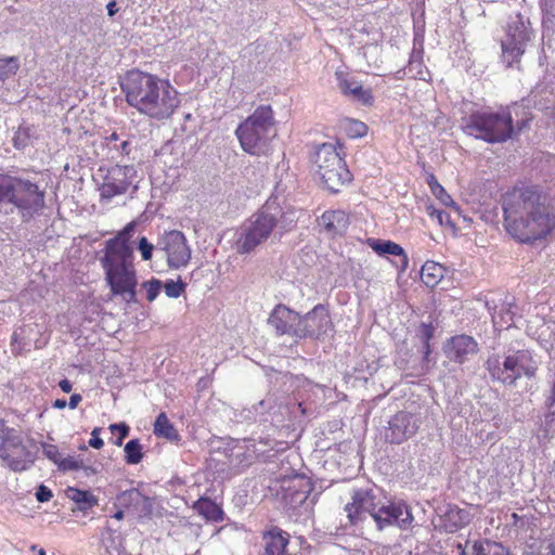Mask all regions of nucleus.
Returning a JSON list of instances; mask_svg holds the SVG:
<instances>
[{
    "label": "nucleus",
    "instance_id": "nucleus-1",
    "mask_svg": "<svg viewBox=\"0 0 555 555\" xmlns=\"http://www.w3.org/2000/svg\"><path fill=\"white\" fill-rule=\"evenodd\" d=\"M503 227L521 244L546 238L555 230V197L538 185L514 186L501 197Z\"/></svg>",
    "mask_w": 555,
    "mask_h": 555
},
{
    "label": "nucleus",
    "instance_id": "nucleus-2",
    "mask_svg": "<svg viewBox=\"0 0 555 555\" xmlns=\"http://www.w3.org/2000/svg\"><path fill=\"white\" fill-rule=\"evenodd\" d=\"M121 90L131 107L156 120L169 118L181 102L168 80L141 70L129 72L121 82Z\"/></svg>",
    "mask_w": 555,
    "mask_h": 555
},
{
    "label": "nucleus",
    "instance_id": "nucleus-3",
    "mask_svg": "<svg viewBox=\"0 0 555 555\" xmlns=\"http://www.w3.org/2000/svg\"><path fill=\"white\" fill-rule=\"evenodd\" d=\"M294 223L295 220L288 219L281 209L267 204L242 227L235 243L236 251L242 255L249 254L268 240L280 241Z\"/></svg>",
    "mask_w": 555,
    "mask_h": 555
},
{
    "label": "nucleus",
    "instance_id": "nucleus-4",
    "mask_svg": "<svg viewBox=\"0 0 555 555\" xmlns=\"http://www.w3.org/2000/svg\"><path fill=\"white\" fill-rule=\"evenodd\" d=\"M44 206V191L37 183L0 173V212L9 215L16 209L23 221H29Z\"/></svg>",
    "mask_w": 555,
    "mask_h": 555
},
{
    "label": "nucleus",
    "instance_id": "nucleus-5",
    "mask_svg": "<svg viewBox=\"0 0 555 555\" xmlns=\"http://www.w3.org/2000/svg\"><path fill=\"white\" fill-rule=\"evenodd\" d=\"M111 253L104 251L100 259L105 280L113 295H121L130 302L135 297L137 276L133 268V250L111 243Z\"/></svg>",
    "mask_w": 555,
    "mask_h": 555
},
{
    "label": "nucleus",
    "instance_id": "nucleus-6",
    "mask_svg": "<svg viewBox=\"0 0 555 555\" xmlns=\"http://www.w3.org/2000/svg\"><path fill=\"white\" fill-rule=\"evenodd\" d=\"M235 134L242 149L251 154H264L271 138L275 135L274 116L270 105H261L243 121Z\"/></svg>",
    "mask_w": 555,
    "mask_h": 555
},
{
    "label": "nucleus",
    "instance_id": "nucleus-7",
    "mask_svg": "<svg viewBox=\"0 0 555 555\" xmlns=\"http://www.w3.org/2000/svg\"><path fill=\"white\" fill-rule=\"evenodd\" d=\"M462 128L466 134L488 143H503L514 132L512 113L507 111L475 112L462 119Z\"/></svg>",
    "mask_w": 555,
    "mask_h": 555
},
{
    "label": "nucleus",
    "instance_id": "nucleus-8",
    "mask_svg": "<svg viewBox=\"0 0 555 555\" xmlns=\"http://www.w3.org/2000/svg\"><path fill=\"white\" fill-rule=\"evenodd\" d=\"M138 171L133 166H101L94 176L101 201L109 202L129 191L135 192Z\"/></svg>",
    "mask_w": 555,
    "mask_h": 555
},
{
    "label": "nucleus",
    "instance_id": "nucleus-9",
    "mask_svg": "<svg viewBox=\"0 0 555 555\" xmlns=\"http://www.w3.org/2000/svg\"><path fill=\"white\" fill-rule=\"evenodd\" d=\"M314 163L317 175L326 189L337 193L339 189L351 181V173L336 147L331 143H323L315 152Z\"/></svg>",
    "mask_w": 555,
    "mask_h": 555
},
{
    "label": "nucleus",
    "instance_id": "nucleus-10",
    "mask_svg": "<svg viewBox=\"0 0 555 555\" xmlns=\"http://www.w3.org/2000/svg\"><path fill=\"white\" fill-rule=\"evenodd\" d=\"M0 459L13 472H24L35 462L36 455L23 442L14 428L5 426L0 418Z\"/></svg>",
    "mask_w": 555,
    "mask_h": 555
},
{
    "label": "nucleus",
    "instance_id": "nucleus-11",
    "mask_svg": "<svg viewBox=\"0 0 555 555\" xmlns=\"http://www.w3.org/2000/svg\"><path fill=\"white\" fill-rule=\"evenodd\" d=\"M532 30L529 20L521 14L509 17L506 29V39L502 42L503 60L507 66L518 62L531 40Z\"/></svg>",
    "mask_w": 555,
    "mask_h": 555
},
{
    "label": "nucleus",
    "instance_id": "nucleus-12",
    "mask_svg": "<svg viewBox=\"0 0 555 555\" xmlns=\"http://www.w3.org/2000/svg\"><path fill=\"white\" fill-rule=\"evenodd\" d=\"M156 250L165 254L170 269L186 267L192 254L184 234L178 230L165 232L157 241Z\"/></svg>",
    "mask_w": 555,
    "mask_h": 555
},
{
    "label": "nucleus",
    "instance_id": "nucleus-13",
    "mask_svg": "<svg viewBox=\"0 0 555 555\" xmlns=\"http://www.w3.org/2000/svg\"><path fill=\"white\" fill-rule=\"evenodd\" d=\"M378 531L396 526L401 530H409L413 527L414 517L411 507L402 501L382 503L373 514Z\"/></svg>",
    "mask_w": 555,
    "mask_h": 555
},
{
    "label": "nucleus",
    "instance_id": "nucleus-14",
    "mask_svg": "<svg viewBox=\"0 0 555 555\" xmlns=\"http://www.w3.org/2000/svg\"><path fill=\"white\" fill-rule=\"evenodd\" d=\"M420 426V416L408 411H399L388 422V426L385 428V439L390 443L400 444L413 437Z\"/></svg>",
    "mask_w": 555,
    "mask_h": 555
},
{
    "label": "nucleus",
    "instance_id": "nucleus-15",
    "mask_svg": "<svg viewBox=\"0 0 555 555\" xmlns=\"http://www.w3.org/2000/svg\"><path fill=\"white\" fill-rule=\"evenodd\" d=\"M333 332V323L328 311L323 305H317L304 317L300 315L299 339L321 338Z\"/></svg>",
    "mask_w": 555,
    "mask_h": 555
},
{
    "label": "nucleus",
    "instance_id": "nucleus-16",
    "mask_svg": "<svg viewBox=\"0 0 555 555\" xmlns=\"http://www.w3.org/2000/svg\"><path fill=\"white\" fill-rule=\"evenodd\" d=\"M380 501L372 489H356L351 494V502L347 503L345 511L351 525L362 521L366 515L373 517Z\"/></svg>",
    "mask_w": 555,
    "mask_h": 555
},
{
    "label": "nucleus",
    "instance_id": "nucleus-17",
    "mask_svg": "<svg viewBox=\"0 0 555 555\" xmlns=\"http://www.w3.org/2000/svg\"><path fill=\"white\" fill-rule=\"evenodd\" d=\"M269 324L278 335H289L299 339L300 314L284 305H278L269 317Z\"/></svg>",
    "mask_w": 555,
    "mask_h": 555
},
{
    "label": "nucleus",
    "instance_id": "nucleus-18",
    "mask_svg": "<svg viewBox=\"0 0 555 555\" xmlns=\"http://www.w3.org/2000/svg\"><path fill=\"white\" fill-rule=\"evenodd\" d=\"M509 363L508 377L512 379V386H514L517 379L521 377H533L539 366L538 361L533 358L531 351L526 349H512Z\"/></svg>",
    "mask_w": 555,
    "mask_h": 555
},
{
    "label": "nucleus",
    "instance_id": "nucleus-19",
    "mask_svg": "<svg viewBox=\"0 0 555 555\" xmlns=\"http://www.w3.org/2000/svg\"><path fill=\"white\" fill-rule=\"evenodd\" d=\"M477 341L468 335L454 336L444 347L447 357L457 363H464L469 356L477 353Z\"/></svg>",
    "mask_w": 555,
    "mask_h": 555
},
{
    "label": "nucleus",
    "instance_id": "nucleus-20",
    "mask_svg": "<svg viewBox=\"0 0 555 555\" xmlns=\"http://www.w3.org/2000/svg\"><path fill=\"white\" fill-rule=\"evenodd\" d=\"M511 357L512 349H508L503 354H490L485 363L491 378L506 386H512V379L508 377Z\"/></svg>",
    "mask_w": 555,
    "mask_h": 555
},
{
    "label": "nucleus",
    "instance_id": "nucleus-21",
    "mask_svg": "<svg viewBox=\"0 0 555 555\" xmlns=\"http://www.w3.org/2000/svg\"><path fill=\"white\" fill-rule=\"evenodd\" d=\"M330 236L343 235L349 225V216L344 210H327L319 219Z\"/></svg>",
    "mask_w": 555,
    "mask_h": 555
},
{
    "label": "nucleus",
    "instance_id": "nucleus-22",
    "mask_svg": "<svg viewBox=\"0 0 555 555\" xmlns=\"http://www.w3.org/2000/svg\"><path fill=\"white\" fill-rule=\"evenodd\" d=\"M266 541L263 555H288L287 545L289 535L279 527H273L263 537Z\"/></svg>",
    "mask_w": 555,
    "mask_h": 555
},
{
    "label": "nucleus",
    "instance_id": "nucleus-23",
    "mask_svg": "<svg viewBox=\"0 0 555 555\" xmlns=\"http://www.w3.org/2000/svg\"><path fill=\"white\" fill-rule=\"evenodd\" d=\"M366 244L379 256H400L402 258V268L405 269L408 267L409 258L404 249L399 244L391 241H383L372 237L366 240Z\"/></svg>",
    "mask_w": 555,
    "mask_h": 555
},
{
    "label": "nucleus",
    "instance_id": "nucleus-24",
    "mask_svg": "<svg viewBox=\"0 0 555 555\" xmlns=\"http://www.w3.org/2000/svg\"><path fill=\"white\" fill-rule=\"evenodd\" d=\"M542 11V41L543 44L551 46V40L555 36V0H544Z\"/></svg>",
    "mask_w": 555,
    "mask_h": 555
},
{
    "label": "nucleus",
    "instance_id": "nucleus-25",
    "mask_svg": "<svg viewBox=\"0 0 555 555\" xmlns=\"http://www.w3.org/2000/svg\"><path fill=\"white\" fill-rule=\"evenodd\" d=\"M491 317L493 324L496 328H508L513 325V315L514 312L512 311V304L511 302H503L500 306V309L498 310V307L494 306L493 308L490 307L489 302L486 304Z\"/></svg>",
    "mask_w": 555,
    "mask_h": 555
},
{
    "label": "nucleus",
    "instance_id": "nucleus-26",
    "mask_svg": "<svg viewBox=\"0 0 555 555\" xmlns=\"http://www.w3.org/2000/svg\"><path fill=\"white\" fill-rule=\"evenodd\" d=\"M446 269L438 262L426 261L421 269V279L428 287H435L443 278Z\"/></svg>",
    "mask_w": 555,
    "mask_h": 555
},
{
    "label": "nucleus",
    "instance_id": "nucleus-27",
    "mask_svg": "<svg viewBox=\"0 0 555 555\" xmlns=\"http://www.w3.org/2000/svg\"><path fill=\"white\" fill-rule=\"evenodd\" d=\"M287 491H292V496L297 502H304L312 490L311 482L305 476L296 475L289 480Z\"/></svg>",
    "mask_w": 555,
    "mask_h": 555
},
{
    "label": "nucleus",
    "instance_id": "nucleus-28",
    "mask_svg": "<svg viewBox=\"0 0 555 555\" xmlns=\"http://www.w3.org/2000/svg\"><path fill=\"white\" fill-rule=\"evenodd\" d=\"M68 499L78 504L80 511H87L98 505V499L90 491L80 490L77 488L69 487L66 490Z\"/></svg>",
    "mask_w": 555,
    "mask_h": 555
},
{
    "label": "nucleus",
    "instance_id": "nucleus-29",
    "mask_svg": "<svg viewBox=\"0 0 555 555\" xmlns=\"http://www.w3.org/2000/svg\"><path fill=\"white\" fill-rule=\"evenodd\" d=\"M472 555H509V552L499 542L482 540L473 544Z\"/></svg>",
    "mask_w": 555,
    "mask_h": 555
},
{
    "label": "nucleus",
    "instance_id": "nucleus-30",
    "mask_svg": "<svg viewBox=\"0 0 555 555\" xmlns=\"http://www.w3.org/2000/svg\"><path fill=\"white\" fill-rule=\"evenodd\" d=\"M194 508L208 520L219 521L222 519L221 508L210 499H198L194 503Z\"/></svg>",
    "mask_w": 555,
    "mask_h": 555
},
{
    "label": "nucleus",
    "instance_id": "nucleus-31",
    "mask_svg": "<svg viewBox=\"0 0 555 555\" xmlns=\"http://www.w3.org/2000/svg\"><path fill=\"white\" fill-rule=\"evenodd\" d=\"M154 434L157 437L166 438L170 441L177 440L179 438V434L173 425L168 420L166 413L162 412L155 420L154 423Z\"/></svg>",
    "mask_w": 555,
    "mask_h": 555
},
{
    "label": "nucleus",
    "instance_id": "nucleus-32",
    "mask_svg": "<svg viewBox=\"0 0 555 555\" xmlns=\"http://www.w3.org/2000/svg\"><path fill=\"white\" fill-rule=\"evenodd\" d=\"M338 86L344 94L358 99L363 103H367L371 99L370 92L364 90L356 80L340 79Z\"/></svg>",
    "mask_w": 555,
    "mask_h": 555
},
{
    "label": "nucleus",
    "instance_id": "nucleus-33",
    "mask_svg": "<svg viewBox=\"0 0 555 555\" xmlns=\"http://www.w3.org/2000/svg\"><path fill=\"white\" fill-rule=\"evenodd\" d=\"M546 413L544 415V431L547 434L555 424V373L548 395L545 398Z\"/></svg>",
    "mask_w": 555,
    "mask_h": 555
},
{
    "label": "nucleus",
    "instance_id": "nucleus-34",
    "mask_svg": "<svg viewBox=\"0 0 555 555\" xmlns=\"http://www.w3.org/2000/svg\"><path fill=\"white\" fill-rule=\"evenodd\" d=\"M138 501H142V493L138 489L132 488L117 495L115 505L130 513L135 507Z\"/></svg>",
    "mask_w": 555,
    "mask_h": 555
},
{
    "label": "nucleus",
    "instance_id": "nucleus-35",
    "mask_svg": "<svg viewBox=\"0 0 555 555\" xmlns=\"http://www.w3.org/2000/svg\"><path fill=\"white\" fill-rule=\"evenodd\" d=\"M135 223L130 222L128 223L122 231H120L114 238H111L106 242L104 251L111 253L109 245L111 243H116L117 245L124 246L127 249H132L129 245V238L131 237L132 233L134 232Z\"/></svg>",
    "mask_w": 555,
    "mask_h": 555
},
{
    "label": "nucleus",
    "instance_id": "nucleus-36",
    "mask_svg": "<svg viewBox=\"0 0 555 555\" xmlns=\"http://www.w3.org/2000/svg\"><path fill=\"white\" fill-rule=\"evenodd\" d=\"M125 461L127 464H138L143 457L142 446L138 439L128 441L125 446Z\"/></svg>",
    "mask_w": 555,
    "mask_h": 555
},
{
    "label": "nucleus",
    "instance_id": "nucleus-37",
    "mask_svg": "<svg viewBox=\"0 0 555 555\" xmlns=\"http://www.w3.org/2000/svg\"><path fill=\"white\" fill-rule=\"evenodd\" d=\"M20 60L16 56H0V80H5L16 74Z\"/></svg>",
    "mask_w": 555,
    "mask_h": 555
},
{
    "label": "nucleus",
    "instance_id": "nucleus-38",
    "mask_svg": "<svg viewBox=\"0 0 555 555\" xmlns=\"http://www.w3.org/2000/svg\"><path fill=\"white\" fill-rule=\"evenodd\" d=\"M343 127L346 134L352 139L362 138L367 133V126L357 119H346Z\"/></svg>",
    "mask_w": 555,
    "mask_h": 555
},
{
    "label": "nucleus",
    "instance_id": "nucleus-39",
    "mask_svg": "<svg viewBox=\"0 0 555 555\" xmlns=\"http://www.w3.org/2000/svg\"><path fill=\"white\" fill-rule=\"evenodd\" d=\"M434 332H435L434 326L431 324H427V323H422L418 326L417 332H416L417 338L423 344V352H424L425 359H427V357L430 353L429 343L434 336Z\"/></svg>",
    "mask_w": 555,
    "mask_h": 555
},
{
    "label": "nucleus",
    "instance_id": "nucleus-40",
    "mask_svg": "<svg viewBox=\"0 0 555 555\" xmlns=\"http://www.w3.org/2000/svg\"><path fill=\"white\" fill-rule=\"evenodd\" d=\"M467 513L460 508H450L446 517L451 521L448 528L451 532L459 530L467 522Z\"/></svg>",
    "mask_w": 555,
    "mask_h": 555
},
{
    "label": "nucleus",
    "instance_id": "nucleus-41",
    "mask_svg": "<svg viewBox=\"0 0 555 555\" xmlns=\"http://www.w3.org/2000/svg\"><path fill=\"white\" fill-rule=\"evenodd\" d=\"M164 291L167 297L169 298H178L185 291L186 284L181 280L173 281L167 280L164 285Z\"/></svg>",
    "mask_w": 555,
    "mask_h": 555
},
{
    "label": "nucleus",
    "instance_id": "nucleus-42",
    "mask_svg": "<svg viewBox=\"0 0 555 555\" xmlns=\"http://www.w3.org/2000/svg\"><path fill=\"white\" fill-rule=\"evenodd\" d=\"M152 511L153 504L151 499L142 494V501H138V503H135V507L131 509L130 514L141 518L150 516Z\"/></svg>",
    "mask_w": 555,
    "mask_h": 555
},
{
    "label": "nucleus",
    "instance_id": "nucleus-43",
    "mask_svg": "<svg viewBox=\"0 0 555 555\" xmlns=\"http://www.w3.org/2000/svg\"><path fill=\"white\" fill-rule=\"evenodd\" d=\"M82 466V460H79L75 456H67V457H61L57 467L60 470L67 472V470H79Z\"/></svg>",
    "mask_w": 555,
    "mask_h": 555
},
{
    "label": "nucleus",
    "instance_id": "nucleus-44",
    "mask_svg": "<svg viewBox=\"0 0 555 555\" xmlns=\"http://www.w3.org/2000/svg\"><path fill=\"white\" fill-rule=\"evenodd\" d=\"M143 286L145 287L146 289V299L152 302L153 300L156 299V297L158 296L162 287H163V284L159 280H156V279H153L149 282H145L143 284Z\"/></svg>",
    "mask_w": 555,
    "mask_h": 555
},
{
    "label": "nucleus",
    "instance_id": "nucleus-45",
    "mask_svg": "<svg viewBox=\"0 0 555 555\" xmlns=\"http://www.w3.org/2000/svg\"><path fill=\"white\" fill-rule=\"evenodd\" d=\"M138 249L143 260H150L152 258L153 250L156 249V246L150 243L145 236H142L139 240Z\"/></svg>",
    "mask_w": 555,
    "mask_h": 555
},
{
    "label": "nucleus",
    "instance_id": "nucleus-46",
    "mask_svg": "<svg viewBox=\"0 0 555 555\" xmlns=\"http://www.w3.org/2000/svg\"><path fill=\"white\" fill-rule=\"evenodd\" d=\"M42 452L47 459H49L56 465L59 464V462L62 457L61 453L59 452L57 447L54 444L42 443Z\"/></svg>",
    "mask_w": 555,
    "mask_h": 555
},
{
    "label": "nucleus",
    "instance_id": "nucleus-47",
    "mask_svg": "<svg viewBox=\"0 0 555 555\" xmlns=\"http://www.w3.org/2000/svg\"><path fill=\"white\" fill-rule=\"evenodd\" d=\"M428 215L437 219L441 225L450 222V216L444 210L428 207Z\"/></svg>",
    "mask_w": 555,
    "mask_h": 555
},
{
    "label": "nucleus",
    "instance_id": "nucleus-48",
    "mask_svg": "<svg viewBox=\"0 0 555 555\" xmlns=\"http://www.w3.org/2000/svg\"><path fill=\"white\" fill-rule=\"evenodd\" d=\"M28 134L25 130H18L13 138V145L17 150L24 149L28 144Z\"/></svg>",
    "mask_w": 555,
    "mask_h": 555
},
{
    "label": "nucleus",
    "instance_id": "nucleus-49",
    "mask_svg": "<svg viewBox=\"0 0 555 555\" xmlns=\"http://www.w3.org/2000/svg\"><path fill=\"white\" fill-rule=\"evenodd\" d=\"M36 499L40 503L49 502L53 494L52 491L44 485H40L36 491Z\"/></svg>",
    "mask_w": 555,
    "mask_h": 555
},
{
    "label": "nucleus",
    "instance_id": "nucleus-50",
    "mask_svg": "<svg viewBox=\"0 0 555 555\" xmlns=\"http://www.w3.org/2000/svg\"><path fill=\"white\" fill-rule=\"evenodd\" d=\"M431 191L441 199L443 204H448V201H451L450 196L446 193L444 189L435 181V184H430Z\"/></svg>",
    "mask_w": 555,
    "mask_h": 555
},
{
    "label": "nucleus",
    "instance_id": "nucleus-51",
    "mask_svg": "<svg viewBox=\"0 0 555 555\" xmlns=\"http://www.w3.org/2000/svg\"><path fill=\"white\" fill-rule=\"evenodd\" d=\"M431 191L441 199L443 204H448V201H451L450 196L446 193L444 189L435 181V184H430Z\"/></svg>",
    "mask_w": 555,
    "mask_h": 555
},
{
    "label": "nucleus",
    "instance_id": "nucleus-52",
    "mask_svg": "<svg viewBox=\"0 0 555 555\" xmlns=\"http://www.w3.org/2000/svg\"><path fill=\"white\" fill-rule=\"evenodd\" d=\"M101 428H94L91 433V438L89 440V446L94 449H101L104 444L103 440L99 437Z\"/></svg>",
    "mask_w": 555,
    "mask_h": 555
},
{
    "label": "nucleus",
    "instance_id": "nucleus-53",
    "mask_svg": "<svg viewBox=\"0 0 555 555\" xmlns=\"http://www.w3.org/2000/svg\"><path fill=\"white\" fill-rule=\"evenodd\" d=\"M79 470H82L83 472V475L86 477H91V476H94L99 473V468L96 466H93V465H87L82 462V466L80 467Z\"/></svg>",
    "mask_w": 555,
    "mask_h": 555
},
{
    "label": "nucleus",
    "instance_id": "nucleus-54",
    "mask_svg": "<svg viewBox=\"0 0 555 555\" xmlns=\"http://www.w3.org/2000/svg\"><path fill=\"white\" fill-rule=\"evenodd\" d=\"M114 149L120 154V155H128L130 153V144L128 141H122L119 145L115 144Z\"/></svg>",
    "mask_w": 555,
    "mask_h": 555
},
{
    "label": "nucleus",
    "instance_id": "nucleus-55",
    "mask_svg": "<svg viewBox=\"0 0 555 555\" xmlns=\"http://www.w3.org/2000/svg\"><path fill=\"white\" fill-rule=\"evenodd\" d=\"M82 400V397L81 395L79 393H74L70 396L69 398V401H68V406L70 409H76L78 406V404L81 402Z\"/></svg>",
    "mask_w": 555,
    "mask_h": 555
},
{
    "label": "nucleus",
    "instance_id": "nucleus-56",
    "mask_svg": "<svg viewBox=\"0 0 555 555\" xmlns=\"http://www.w3.org/2000/svg\"><path fill=\"white\" fill-rule=\"evenodd\" d=\"M59 386H60L61 390H62L63 392H66V393L70 392V391H72V388H73L72 383H70L68 379H66V378H65V379H62V380L59 383Z\"/></svg>",
    "mask_w": 555,
    "mask_h": 555
},
{
    "label": "nucleus",
    "instance_id": "nucleus-57",
    "mask_svg": "<svg viewBox=\"0 0 555 555\" xmlns=\"http://www.w3.org/2000/svg\"><path fill=\"white\" fill-rule=\"evenodd\" d=\"M106 9H107L108 16H111V17L114 16L118 11L116 1L113 0V1L108 2L106 5Z\"/></svg>",
    "mask_w": 555,
    "mask_h": 555
},
{
    "label": "nucleus",
    "instance_id": "nucleus-58",
    "mask_svg": "<svg viewBox=\"0 0 555 555\" xmlns=\"http://www.w3.org/2000/svg\"><path fill=\"white\" fill-rule=\"evenodd\" d=\"M129 431H130V428L128 425L120 424L119 430H118L120 439H125L129 435Z\"/></svg>",
    "mask_w": 555,
    "mask_h": 555
},
{
    "label": "nucleus",
    "instance_id": "nucleus-59",
    "mask_svg": "<svg viewBox=\"0 0 555 555\" xmlns=\"http://www.w3.org/2000/svg\"><path fill=\"white\" fill-rule=\"evenodd\" d=\"M67 402L65 399H56L53 402V408L55 409H64L66 406Z\"/></svg>",
    "mask_w": 555,
    "mask_h": 555
},
{
    "label": "nucleus",
    "instance_id": "nucleus-60",
    "mask_svg": "<svg viewBox=\"0 0 555 555\" xmlns=\"http://www.w3.org/2000/svg\"><path fill=\"white\" fill-rule=\"evenodd\" d=\"M119 137L116 132H113L109 137H106L105 140L107 141V144L115 143L118 141Z\"/></svg>",
    "mask_w": 555,
    "mask_h": 555
},
{
    "label": "nucleus",
    "instance_id": "nucleus-61",
    "mask_svg": "<svg viewBox=\"0 0 555 555\" xmlns=\"http://www.w3.org/2000/svg\"><path fill=\"white\" fill-rule=\"evenodd\" d=\"M421 66V62L411 60L409 63V70L413 72V69H417Z\"/></svg>",
    "mask_w": 555,
    "mask_h": 555
},
{
    "label": "nucleus",
    "instance_id": "nucleus-62",
    "mask_svg": "<svg viewBox=\"0 0 555 555\" xmlns=\"http://www.w3.org/2000/svg\"><path fill=\"white\" fill-rule=\"evenodd\" d=\"M530 119H531L530 117H527L525 119H521L520 121H517L518 130L521 131L527 126V124Z\"/></svg>",
    "mask_w": 555,
    "mask_h": 555
},
{
    "label": "nucleus",
    "instance_id": "nucleus-63",
    "mask_svg": "<svg viewBox=\"0 0 555 555\" xmlns=\"http://www.w3.org/2000/svg\"><path fill=\"white\" fill-rule=\"evenodd\" d=\"M547 555H555V543H550L546 546Z\"/></svg>",
    "mask_w": 555,
    "mask_h": 555
},
{
    "label": "nucleus",
    "instance_id": "nucleus-64",
    "mask_svg": "<svg viewBox=\"0 0 555 555\" xmlns=\"http://www.w3.org/2000/svg\"><path fill=\"white\" fill-rule=\"evenodd\" d=\"M124 515H125V511H124V508H122V509L117 511V512L113 515V517H114L115 519H117V520H120V519H122V518H124Z\"/></svg>",
    "mask_w": 555,
    "mask_h": 555
}]
</instances>
